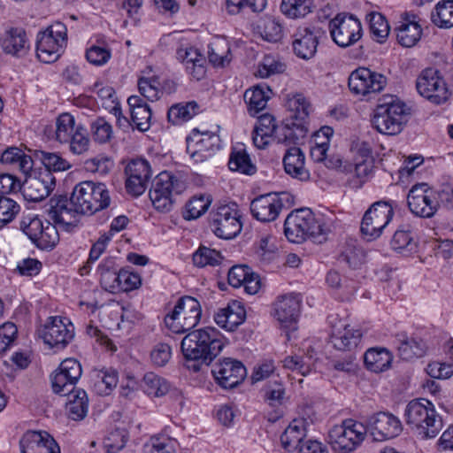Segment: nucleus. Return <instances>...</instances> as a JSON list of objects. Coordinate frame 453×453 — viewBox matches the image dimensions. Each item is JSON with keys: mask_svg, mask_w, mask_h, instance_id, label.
I'll list each match as a JSON object with an SVG mask.
<instances>
[{"mask_svg": "<svg viewBox=\"0 0 453 453\" xmlns=\"http://www.w3.org/2000/svg\"><path fill=\"white\" fill-rule=\"evenodd\" d=\"M226 339L213 326H205L187 334L180 344L181 351L187 361V368L195 372L202 365H209L220 354Z\"/></svg>", "mask_w": 453, "mask_h": 453, "instance_id": "f257e3e1", "label": "nucleus"}, {"mask_svg": "<svg viewBox=\"0 0 453 453\" xmlns=\"http://www.w3.org/2000/svg\"><path fill=\"white\" fill-rule=\"evenodd\" d=\"M329 228L322 217H316L308 208L291 211L284 222V234L294 243H302L307 239L322 243L326 241Z\"/></svg>", "mask_w": 453, "mask_h": 453, "instance_id": "f03ea898", "label": "nucleus"}, {"mask_svg": "<svg viewBox=\"0 0 453 453\" xmlns=\"http://www.w3.org/2000/svg\"><path fill=\"white\" fill-rule=\"evenodd\" d=\"M404 416L407 425L422 439L434 438L442 427V420L434 405L424 398L411 401Z\"/></svg>", "mask_w": 453, "mask_h": 453, "instance_id": "7ed1b4c3", "label": "nucleus"}, {"mask_svg": "<svg viewBox=\"0 0 453 453\" xmlns=\"http://www.w3.org/2000/svg\"><path fill=\"white\" fill-rule=\"evenodd\" d=\"M409 114V108L403 102L388 96L376 107L372 124L383 134L395 135L403 130Z\"/></svg>", "mask_w": 453, "mask_h": 453, "instance_id": "20e7f679", "label": "nucleus"}, {"mask_svg": "<svg viewBox=\"0 0 453 453\" xmlns=\"http://www.w3.org/2000/svg\"><path fill=\"white\" fill-rule=\"evenodd\" d=\"M111 197L106 185L92 180L75 185L71 194V203L81 215L94 214L110 205Z\"/></svg>", "mask_w": 453, "mask_h": 453, "instance_id": "39448f33", "label": "nucleus"}, {"mask_svg": "<svg viewBox=\"0 0 453 453\" xmlns=\"http://www.w3.org/2000/svg\"><path fill=\"white\" fill-rule=\"evenodd\" d=\"M185 189L182 180L170 172H161L157 175L150 189V198L155 209L161 212L169 211L173 204V195Z\"/></svg>", "mask_w": 453, "mask_h": 453, "instance_id": "423d86ee", "label": "nucleus"}, {"mask_svg": "<svg viewBox=\"0 0 453 453\" xmlns=\"http://www.w3.org/2000/svg\"><path fill=\"white\" fill-rule=\"evenodd\" d=\"M67 41V29L62 22H55L37 36L36 55L43 63L56 61L63 52Z\"/></svg>", "mask_w": 453, "mask_h": 453, "instance_id": "0eeeda50", "label": "nucleus"}, {"mask_svg": "<svg viewBox=\"0 0 453 453\" xmlns=\"http://www.w3.org/2000/svg\"><path fill=\"white\" fill-rule=\"evenodd\" d=\"M367 429L362 423L346 419L333 426L328 434V441L334 451L350 453L365 440Z\"/></svg>", "mask_w": 453, "mask_h": 453, "instance_id": "6e6552de", "label": "nucleus"}, {"mask_svg": "<svg viewBox=\"0 0 453 453\" xmlns=\"http://www.w3.org/2000/svg\"><path fill=\"white\" fill-rule=\"evenodd\" d=\"M392 201L380 200L373 203L365 212L361 222V233L369 241L379 238L394 217Z\"/></svg>", "mask_w": 453, "mask_h": 453, "instance_id": "1a4fd4ad", "label": "nucleus"}, {"mask_svg": "<svg viewBox=\"0 0 453 453\" xmlns=\"http://www.w3.org/2000/svg\"><path fill=\"white\" fill-rule=\"evenodd\" d=\"M273 92L265 82L257 83V148L265 149L276 130L275 119L272 114H259L266 107Z\"/></svg>", "mask_w": 453, "mask_h": 453, "instance_id": "9d476101", "label": "nucleus"}, {"mask_svg": "<svg viewBox=\"0 0 453 453\" xmlns=\"http://www.w3.org/2000/svg\"><path fill=\"white\" fill-rule=\"evenodd\" d=\"M211 374L219 387L225 390H230L243 382L247 377V369L237 359L223 357L213 364Z\"/></svg>", "mask_w": 453, "mask_h": 453, "instance_id": "9b49d317", "label": "nucleus"}, {"mask_svg": "<svg viewBox=\"0 0 453 453\" xmlns=\"http://www.w3.org/2000/svg\"><path fill=\"white\" fill-rule=\"evenodd\" d=\"M333 41L342 48L355 44L363 35L360 20L354 15L337 14L329 24Z\"/></svg>", "mask_w": 453, "mask_h": 453, "instance_id": "f8f14e48", "label": "nucleus"}, {"mask_svg": "<svg viewBox=\"0 0 453 453\" xmlns=\"http://www.w3.org/2000/svg\"><path fill=\"white\" fill-rule=\"evenodd\" d=\"M187 152L195 163H203L211 158L220 149L219 136L210 131L200 132L194 128L186 138Z\"/></svg>", "mask_w": 453, "mask_h": 453, "instance_id": "ddd939ff", "label": "nucleus"}, {"mask_svg": "<svg viewBox=\"0 0 453 453\" xmlns=\"http://www.w3.org/2000/svg\"><path fill=\"white\" fill-rule=\"evenodd\" d=\"M46 212L49 220L65 231L71 232L78 226L80 214L76 206L71 203V197L59 195L51 197L47 204Z\"/></svg>", "mask_w": 453, "mask_h": 453, "instance_id": "4468645a", "label": "nucleus"}, {"mask_svg": "<svg viewBox=\"0 0 453 453\" xmlns=\"http://www.w3.org/2000/svg\"><path fill=\"white\" fill-rule=\"evenodd\" d=\"M418 94L434 104L445 103L449 91L443 78L434 68H426L421 72L416 81Z\"/></svg>", "mask_w": 453, "mask_h": 453, "instance_id": "2eb2a0df", "label": "nucleus"}, {"mask_svg": "<svg viewBox=\"0 0 453 453\" xmlns=\"http://www.w3.org/2000/svg\"><path fill=\"white\" fill-rule=\"evenodd\" d=\"M407 203L414 215L426 219L432 218L439 208L437 192L426 183H418L410 189Z\"/></svg>", "mask_w": 453, "mask_h": 453, "instance_id": "dca6fc26", "label": "nucleus"}, {"mask_svg": "<svg viewBox=\"0 0 453 453\" xmlns=\"http://www.w3.org/2000/svg\"><path fill=\"white\" fill-rule=\"evenodd\" d=\"M212 232L219 238L232 239L242 230V222L235 203L218 207L211 221Z\"/></svg>", "mask_w": 453, "mask_h": 453, "instance_id": "f3484780", "label": "nucleus"}, {"mask_svg": "<svg viewBox=\"0 0 453 453\" xmlns=\"http://www.w3.org/2000/svg\"><path fill=\"white\" fill-rule=\"evenodd\" d=\"M49 320L38 330L39 337L50 348L65 349L74 336L73 324L65 322L61 317H50Z\"/></svg>", "mask_w": 453, "mask_h": 453, "instance_id": "a211bd4d", "label": "nucleus"}, {"mask_svg": "<svg viewBox=\"0 0 453 453\" xmlns=\"http://www.w3.org/2000/svg\"><path fill=\"white\" fill-rule=\"evenodd\" d=\"M81 374L82 369L79 361L74 358L65 359L50 375L53 392L61 395L71 393Z\"/></svg>", "mask_w": 453, "mask_h": 453, "instance_id": "6ab92c4d", "label": "nucleus"}, {"mask_svg": "<svg viewBox=\"0 0 453 453\" xmlns=\"http://www.w3.org/2000/svg\"><path fill=\"white\" fill-rule=\"evenodd\" d=\"M387 83V78L365 67L353 71L349 77V88L356 95L366 96L380 92Z\"/></svg>", "mask_w": 453, "mask_h": 453, "instance_id": "aec40b11", "label": "nucleus"}, {"mask_svg": "<svg viewBox=\"0 0 453 453\" xmlns=\"http://www.w3.org/2000/svg\"><path fill=\"white\" fill-rule=\"evenodd\" d=\"M365 427L373 439L379 441L395 438L403 430L399 418L388 411H380L371 416Z\"/></svg>", "mask_w": 453, "mask_h": 453, "instance_id": "412c9836", "label": "nucleus"}, {"mask_svg": "<svg viewBox=\"0 0 453 453\" xmlns=\"http://www.w3.org/2000/svg\"><path fill=\"white\" fill-rule=\"evenodd\" d=\"M324 31L316 26L299 27L293 35L292 48L295 55L310 60L316 55L319 40Z\"/></svg>", "mask_w": 453, "mask_h": 453, "instance_id": "4be33fe9", "label": "nucleus"}, {"mask_svg": "<svg viewBox=\"0 0 453 453\" xmlns=\"http://www.w3.org/2000/svg\"><path fill=\"white\" fill-rule=\"evenodd\" d=\"M56 179L50 171H41L29 175L21 184L22 195L27 201L39 202L47 197L54 189Z\"/></svg>", "mask_w": 453, "mask_h": 453, "instance_id": "5701e85b", "label": "nucleus"}, {"mask_svg": "<svg viewBox=\"0 0 453 453\" xmlns=\"http://www.w3.org/2000/svg\"><path fill=\"white\" fill-rule=\"evenodd\" d=\"M302 301L296 294L281 296L274 303V317L280 326L289 330H296L300 316Z\"/></svg>", "mask_w": 453, "mask_h": 453, "instance_id": "b1692460", "label": "nucleus"}, {"mask_svg": "<svg viewBox=\"0 0 453 453\" xmlns=\"http://www.w3.org/2000/svg\"><path fill=\"white\" fill-rule=\"evenodd\" d=\"M125 173L127 191L134 196L142 195L146 190L151 177L149 162L142 158L133 159L127 165Z\"/></svg>", "mask_w": 453, "mask_h": 453, "instance_id": "393cba45", "label": "nucleus"}, {"mask_svg": "<svg viewBox=\"0 0 453 453\" xmlns=\"http://www.w3.org/2000/svg\"><path fill=\"white\" fill-rule=\"evenodd\" d=\"M21 453H60V447L46 431H27L19 441Z\"/></svg>", "mask_w": 453, "mask_h": 453, "instance_id": "a878e982", "label": "nucleus"}, {"mask_svg": "<svg viewBox=\"0 0 453 453\" xmlns=\"http://www.w3.org/2000/svg\"><path fill=\"white\" fill-rule=\"evenodd\" d=\"M361 339L362 333L359 329H356L342 320L333 326L330 334V342L334 348L344 352H355Z\"/></svg>", "mask_w": 453, "mask_h": 453, "instance_id": "bb28decb", "label": "nucleus"}, {"mask_svg": "<svg viewBox=\"0 0 453 453\" xmlns=\"http://www.w3.org/2000/svg\"><path fill=\"white\" fill-rule=\"evenodd\" d=\"M245 319L246 311L239 301H232L214 315L216 324L227 331L235 330Z\"/></svg>", "mask_w": 453, "mask_h": 453, "instance_id": "cd10ccee", "label": "nucleus"}, {"mask_svg": "<svg viewBox=\"0 0 453 453\" xmlns=\"http://www.w3.org/2000/svg\"><path fill=\"white\" fill-rule=\"evenodd\" d=\"M0 45L4 52L20 57L28 49V41L26 32L20 27L7 29L0 38Z\"/></svg>", "mask_w": 453, "mask_h": 453, "instance_id": "c85d7f7f", "label": "nucleus"}, {"mask_svg": "<svg viewBox=\"0 0 453 453\" xmlns=\"http://www.w3.org/2000/svg\"><path fill=\"white\" fill-rule=\"evenodd\" d=\"M177 59L186 65L187 71L196 80H200L205 73V58L199 50L192 46L181 45L176 51Z\"/></svg>", "mask_w": 453, "mask_h": 453, "instance_id": "c756f323", "label": "nucleus"}, {"mask_svg": "<svg viewBox=\"0 0 453 453\" xmlns=\"http://www.w3.org/2000/svg\"><path fill=\"white\" fill-rule=\"evenodd\" d=\"M119 373L115 369L94 368L90 372V382L93 390L99 395H109L116 388Z\"/></svg>", "mask_w": 453, "mask_h": 453, "instance_id": "7c9ffc66", "label": "nucleus"}, {"mask_svg": "<svg viewBox=\"0 0 453 453\" xmlns=\"http://www.w3.org/2000/svg\"><path fill=\"white\" fill-rule=\"evenodd\" d=\"M180 320H185L188 327H195L201 319L202 310L200 303L192 296L180 298L172 311Z\"/></svg>", "mask_w": 453, "mask_h": 453, "instance_id": "2f4dec72", "label": "nucleus"}, {"mask_svg": "<svg viewBox=\"0 0 453 453\" xmlns=\"http://www.w3.org/2000/svg\"><path fill=\"white\" fill-rule=\"evenodd\" d=\"M304 154L296 146L287 150L283 157L285 172L293 178L300 180H306L310 177L309 171L304 166Z\"/></svg>", "mask_w": 453, "mask_h": 453, "instance_id": "473e14b6", "label": "nucleus"}, {"mask_svg": "<svg viewBox=\"0 0 453 453\" xmlns=\"http://www.w3.org/2000/svg\"><path fill=\"white\" fill-rule=\"evenodd\" d=\"M131 113V121L142 132L150 127L151 110L149 104L139 96H131L127 99Z\"/></svg>", "mask_w": 453, "mask_h": 453, "instance_id": "72a5a7b5", "label": "nucleus"}, {"mask_svg": "<svg viewBox=\"0 0 453 453\" xmlns=\"http://www.w3.org/2000/svg\"><path fill=\"white\" fill-rule=\"evenodd\" d=\"M280 211V201L277 193L257 196V220L271 222L277 219Z\"/></svg>", "mask_w": 453, "mask_h": 453, "instance_id": "f704fd0d", "label": "nucleus"}, {"mask_svg": "<svg viewBox=\"0 0 453 453\" xmlns=\"http://www.w3.org/2000/svg\"><path fill=\"white\" fill-rule=\"evenodd\" d=\"M254 271L247 265H233L227 273V280L229 285L234 288L244 287V291L248 295L255 294V286L251 283L254 280Z\"/></svg>", "mask_w": 453, "mask_h": 453, "instance_id": "c9c22d12", "label": "nucleus"}, {"mask_svg": "<svg viewBox=\"0 0 453 453\" xmlns=\"http://www.w3.org/2000/svg\"><path fill=\"white\" fill-rule=\"evenodd\" d=\"M306 427L304 419H294L280 436V442L285 449H297L306 441Z\"/></svg>", "mask_w": 453, "mask_h": 453, "instance_id": "e433bc0d", "label": "nucleus"}, {"mask_svg": "<svg viewBox=\"0 0 453 453\" xmlns=\"http://www.w3.org/2000/svg\"><path fill=\"white\" fill-rule=\"evenodd\" d=\"M399 356L403 360H411L425 354L426 345L421 340L409 337L406 333H398L395 335Z\"/></svg>", "mask_w": 453, "mask_h": 453, "instance_id": "4c0bfd02", "label": "nucleus"}, {"mask_svg": "<svg viewBox=\"0 0 453 453\" xmlns=\"http://www.w3.org/2000/svg\"><path fill=\"white\" fill-rule=\"evenodd\" d=\"M392 358V354L384 348L369 349L364 355L366 368L373 372H381L388 369Z\"/></svg>", "mask_w": 453, "mask_h": 453, "instance_id": "58836bf2", "label": "nucleus"}, {"mask_svg": "<svg viewBox=\"0 0 453 453\" xmlns=\"http://www.w3.org/2000/svg\"><path fill=\"white\" fill-rule=\"evenodd\" d=\"M66 411L70 418L73 420L83 419L88 410V398L85 390L76 389L67 394Z\"/></svg>", "mask_w": 453, "mask_h": 453, "instance_id": "ea45409f", "label": "nucleus"}, {"mask_svg": "<svg viewBox=\"0 0 453 453\" xmlns=\"http://www.w3.org/2000/svg\"><path fill=\"white\" fill-rule=\"evenodd\" d=\"M307 132L305 123L290 120L280 127L275 138L279 143L296 145L306 136Z\"/></svg>", "mask_w": 453, "mask_h": 453, "instance_id": "a19ab883", "label": "nucleus"}, {"mask_svg": "<svg viewBox=\"0 0 453 453\" xmlns=\"http://www.w3.org/2000/svg\"><path fill=\"white\" fill-rule=\"evenodd\" d=\"M3 164L16 166L21 173L27 174L34 165L33 159L19 148L10 147L6 149L1 156Z\"/></svg>", "mask_w": 453, "mask_h": 453, "instance_id": "79ce46f5", "label": "nucleus"}, {"mask_svg": "<svg viewBox=\"0 0 453 453\" xmlns=\"http://www.w3.org/2000/svg\"><path fill=\"white\" fill-rule=\"evenodd\" d=\"M170 383L163 377L150 372L142 378L141 388L145 394L150 396L161 397L170 390Z\"/></svg>", "mask_w": 453, "mask_h": 453, "instance_id": "37998d69", "label": "nucleus"}, {"mask_svg": "<svg viewBox=\"0 0 453 453\" xmlns=\"http://www.w3.org/2000/svg\"><path fill=\"white\" fill-rule=\"evenodd\" d=\"M208 58L214 66L229 64L231 58L228 42L221 37L215 38L208 46Z\"/></svg>", "mask_w": 453, "mask_h": 453, "instance_id": "c03bdc74", "label": "nucleus"}, {"mask_svg": "<svg viewBox=\"0 0 453 453\" xmlns=\"http://www.w3.org/2000/svg\"><path fill=\"white\" fill-rule=\"evenodd\" d=\"M257 30L263 40L269 42H277L281 39L282 27L276 19L269 16L260 17Z\"/></svg>", "mask_w": 453, "mask_h": 453, "instance_id": "a18cd8bd", "label": "nucleus"}, {"mask_svg": "<svg viewBox=\"0 0 453 453\" xmlns=\"http://www.w3.org/2000/svg\"><path fill=\"white\" fill-rule=\"evenodd\" d=\"M260 394L264 401L270 406H277L282 403L285 395V388L280 378L268 380L261 388Z\"/></svg>", "mask_w": 453, "mask_h": 453, "instance_id": "49530a36", "label": "nucleus"}, {"mask_svg": "<svg viewBox=\"0 0 453 453\" xmlns=\"http://www.w3.org/2000/svg\"><path fill=\"white\" fill-rule=\"evenodd\" d=\"M421 34L420 25L414 20H408L397 28L396 37L403 47H412L419 41Z\"/></svg>", "mask_w": 453, "mask_h": 453, "instance_id": "de8ad7c7", "label": "nucleus"}, {"mask_svg": "<svg viewBox=\"0 0 453 453\" xmlns=\"http://www.w3.org/2000/svg\"><path fill=\"white\" fill-rule=\"evenodd\" d=\"M431 19L440 28L453 27V0L439 2L431 13Z\"/></svg>", "mask_w": 453, "mask_h": 453, "instance_id": "09e8293b", "label": "nucleus"}, {"mask_svg": "<svg viewBox=\"0 0 453 453\" xmlns=\"http://www.w3.org/2000/svg\"><path fill=\"white\" fill-rule=\"evenodd\" d=\"M100 273V283L106 291L118 292L119 272L114 268V262L111 259H105L98 267Z\"/></svg>", "mask_w": 453, "mask_h": 453, "instance_id": "8fccbe9b", "label": "nucleus"}, {"mask_svg": "<svg viewBox=\"0 0 453 453\" xmlns=\"http://www.w3.org/2000/svg\"><path fill=\"white\" fill-rule=\"evenodd\" d=\"M178 441L166 435L152 436L142 447V453H175Z\"/></svg>", "mask_w": 453, "mask_h": 453, "instance_id": "3c124183", "label": "nucleus"}, {"mask_svg": "<svg viewBox=\"0 0 453 453\" xmlns=\"http://www.w3.org/2000/svg\"><path fill=\"white\" fill-rule=\"evenodd\" d=\"M199 105L191 101L185 104H177L173 105L167 112V118L174 125L180 124L192 119L198 112Z\"/></svg>", "mask_w": 453, "mask_h": 453, "instance_id": "603ef678", "label": "nucleus"}, {"mask_svg": "<svg viewBox=\"0 0 453 453\" xmlns=\"http://www.w3.org/2000/svg\"><path fill=\"white\" fill-rule=\"evenodd\" d=\"M311 7V0H282L280 11L288 18L299 19L310 13Z\"/></svg>", "mask_w": 453, "mask_h": 453, "instance_id": "864d4df0", "label": "nucleus"}, {"mask_svg": "<svg viewBox=\"0 0 453 453\" xmlns=\"http://www.w3.org/2000/svg\"><path fill=\"white\" fill-rule=\"evenodd\" d=\"M370 25L372 38L378 42H383L389 34V25L385 17L379 12H371L366 15Z\"/></svg>", "mask_w": 453, "mask_h": 453, "instance_id": "5fc2aeb1", "label": "nucleus"}, {"mask_svg": "<svg viewBox=\"0 0 453 453\" xmlns=\"http://www.w3.org/2000/svg\"><path fill=\"white\" fill-rule=\"evenodd\" d=\"M36 155L45 166L43 171H50V173H52V172L66 171L72 166L66 159L55 152L40 150Z\"/></svg>", "mask_w": 453, "mask_h": 453, "instance_id": "6e6d98bb", "label": "nucleus"}, {"mask_svg": "<svg viewBox=\"0 0 453 453\" xmlns=\"http://www.w3.org/2000/svg\"><path fill=\"white\" fill-rule=\"evenodd\" d=\"M330 365L335 372L348 376L356 375L359 366L355 352H347L344 357L332 358Z\"/></svg>", "mask_w": 453, "mask_h": 453, "instance_id": "4d7b16f0", "label": "nucleus"}, {"mask_svg": "<svg viewBox=\"0 0 453 453\" xmlns=\"http://www.w3.org/2000/svg\"><path fill=\"white\" fill-rule=\"evenodd\" d=\"M228 166L231 171H238L248 175L253 173V165L244 149H234L230 155Z\"/></svg>", "mask_w": 453, "mask_h": 453, "instance_id": "13d9d810", "label": "nucleus"}, {"mask_svg": "<svg viewBox=\"0 0 453 453\" xmlns=\"http://www.w3.org/2000/svg\"><path fill=\"white\" fill-rule=\"evenodd\" d=\"M138 88L140 94L149 101L159 99L161 91V83L157 76L141 77L138 81Z\"/></svg>", "mask_w": 453, "mask_h": 453, "instance_id": "bf43d9fd", "label": "nucleus"}, {"mask_svg": "<svg viewBox=\"0 0 453 453\" xmlns=\"http://www.w3.org/2000/svg\"><path fill=\"white\" fill-rule=\"evenodd\" d=\"M286 69V65L282 63L277 56L265 55L259 63L257 70V76L267 78L273 74L282 73Z\"/></svg>", "mask_w": 453, "mask_h": 453, "instance_id": "052dcab7", "label": "nucleus"}, {"mask_svg": "<svg viewBox=\"0 0 453 453\" xmlns=\"http://www.w3.org/2000/svg\"><path fill=\"white\" fill-rule=\"evenodd\" d=\"M223 257L219 251L204 246H201L193 254V263L198 267L215 266L219 265Z\"/></svg>", "mask_w": 453, "mask_h": 453, "instance_id": "680f3d73", "label": "nucleus"}, {"mask_svg": "<svg viewBox=\"0 0 453 453\" xmlns=\"http://www.w3.org/2000/svg\"><path fill=\"white\" fill-rule=\"evenodd\" d=\"M74 118L70 113H62L56 123V139L61 142H67L75 132Z\"/></svg>", "mask_w": 453, "mask_h": 453, "instance_id": "e2e57ef3", "label": "nucleus"}, {"mask_svg": "<svg viewBox=\"0 0 453 453\" xmlns=\"http://www.w3.org/2000/svg\"><path fill=\"white\" fill-rule=\"evenodd\" d=\"M57 226L47 220L37 238L38 241H35V244L42 250L54 248L59 241Z\"/></svg>", "mask_w": 453, "mask_h": 453, "instance_id": "0e129e2a", "label": "nucleus"}, {"mask_svg": "<svg viewBox=\"0 0 453 453\" xmlns=\"http://www.w3.org/2000/svg\"><path fill=\"white\" fill-rule=\"evenodd\" d=\"M288 107L294 112L291 120L303 122L310 113V103L302 94H296L288 100Z\"/></svg>", "mask_w": 453, "mask_h": 453, "instance_id": "69168bd1", "label": "nucleus"}, {"mask_svg": "<svg viewBox=\"0 0 453 453\" xmlns=\"http://www.w3.org/2000/svg\"><path fill=\"white\" fill-rule=\"evenodd\" d=\"M211 201L204 196H195L186 204L183 217L187 220H192L201 217L208 210Z\"/></svg>", "mask_w": 453, "mask_h": 453, "instance_id": "338daca9", "label": "nucleus"}, {"mask_svg": "<svg viewBox=\"0 0 453 453\" xmlns=\"http://www.w3.org/2000/svg\"><path fill=\"white\" fill-rule=\"evenodd\" d=\"M127 441V433L124 429L116 428L109 432L104 440L106 453H118Z\"/></svg>", "mask_w": 453, "mask_h": 453, "instance_id": "774afa93", "label": "nucleus"}]
</instances>
